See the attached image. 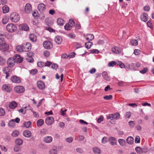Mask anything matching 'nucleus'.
Listing matches in <instances>:
<instances>
[{
    "label": "nucleus",
    "instance_id": "f257e3e1",
    "mask_svg": "<svg viewBox=\"0 0 154 154\" xmlns=\"http://www.w3.org/2000/svg\"><path fill=\"white\" fill-rule=\"evenodd\" d=\"M20 16L17 13L13 12L11 13L10 16V19L13 22L16 23L20 20Z\"/></svg>",
    "mask_w": 154,
    "mask_h": 154
},
{
    "label": "nucleus",
    "instance_id": "f03ea898",
    "mask_svg": "<svg viewBox=\"0 0 154 154\" xmlns=\"http://www.w3.org/2000/svg\"><path fill=\"white\" fill-rule=\"evenodd\" d=\"M9 45L2 39L0 38V49L4 51L7 50L9 48Z\"/></svg>",
    "mask_w": 154,
    "mask_h": 154
},
{
    "label": "nucleus",
    "instance_id": "7ed1b4c3",
    "mask_svg": "<svg viewBox=\"0 0 154 154\" xmlns=\"http://www.w3.org/2000/svg\"><path fill=\"white\" fill-rule=\"evenodd\" d=\"M6 29L9 32H13L17 29V27L13 23L8 24L6 26Z\"/></svg>",
    "mask_w": 154,
    "mask_h": 154
},
{
    "label": "nucleus",
    "instance_id": "20e7f679",
    "mask_svg": "<svg viewBox=\"0 0 154 154\" xmlns=\"http://www.w3.org/2000/svg\"><path fill=\"white\" fill-rule=\"evenodd\" d=\"M75 25V22L73 20L70 19L69 20L68 23L66 24L64 26V29L66 30H70Z\"/></svg>",
    "mask_w": 154,
    "mask_h": 154
},
{
    "label": "nucleus",
    "instance_id": "39448f33",
    "mask_svg": "<svg viewBox=\"0 0 154 154\" xmlns=\"http://www.w3.org/2000/svg\"><path fill=\"white\" fill-rule=\"evenodd\" d=\"M43 45L45 49H50L52 48L53 45L49 41H46L44 42L43 43Z\"/></svg>",
    "mask_w": 154,
    "mask_h": 154
},
{
    "label": "nucleus",
    "instance_id": "423d86ee",
    "mask_svg": "<svg viewBox=\"0 0 154 154\" xmlns=\"http://www.w3.org/2000/svg\"><path fill=\"white\" fill-rule=\"evenodd\" d=\"M15 63V59L14 57L9 58L7 61V64L8 66L9 67H13Z\"/></svg>",
    "mask_w": 154,
    "mask_h": 154
},
{
    "label": "nucleus",
    "instance_id": "0eeeda50",
    "mask_svg": "<svg viewBox=\"0 0 154 154\" xmlns=\"http://www.w3.org/2000/svg\"><path fill=\"white\" fill-rule=\"evenodd\" d=\"M14 91L17 93H21L24 91L25 89L23 86H18L14 88Z\"/></svg>",
    "mask_w": 154,
    "mask_h": 154
},
{
    "label": "nucleus",
    "instance_id": "6e6552de",
    "mask_svg": "<svg viewBox=\"0 0 154 154\" xmlns=\"http://www.w3.org/2000/svg\"><path fill=\"white\" fill-rule=\"evenodd\" d=\"M37 85L38 88L40 90H43L45 88V84L41 81H38L37 83Z\"/></svg>",
    "mask_w": 154,
    "mask_h": 154
},
{
    "label": "nucleus",
    "instance_id": "1a4fd4ad",
    "mask_svg": "<svg viewBox=\"0 0 154 154\" xmlns=\"http://www.w3.org/2000/svg\"><path fill=\"white\" fill-rule=\"evenodd\" d=\"M23 46V51L26 52L29 51L31 48V44L28 42L26 43L25 44H24Z\"/></svg>",
    "mask_w": 154,
    "mask_h": 154
},
{
    "label": "nucleus",
    "instance_id": "9d476101",
    "mask_svg": "<svg viewBox=\"0 0 154 154\" xmlns=\"http://www.w3.org/2000/svg\"><path fill=\"white\" fill-rule=\"evenodd\" d=\"M14 57V58L15 63H21L23 60V58L20 55H15Z\"/></svg>",
    "mask_w": 154,
    "mask_h": 154
},
{
    "label": "nucleus",
    "instance_id": "9b49d317",
    "mask_svg": "<svg viewBox=\"0 0 154 154\" xmlns=\"http://www.w3.org/2000/svg\"><path fill=\"white\" fill-rule=\"evenodd\" d=\"M54 119L52 116H48L45 119V123L48 125H51L54 122Z\"/></svg>",
    "mask_w": 154,
    "mask_h": 154
},
{
    "label": "nucleus",
    "instance_id": "f8f14e48",
    "mask_svg": "<svg viewBox=\"0 0 154 154\" xmlns=\"http://www.w3.org/2000/svg\"><path fill=\"white\" fill-rule=\"evenodd\" d=\"M11 80L14 83H19L21 82V80L19 77L16 76H13L11 77Z\"/></svg>",
    "mask_w": 154,
    "mask_h": 154
},
{
    "label": "nucleus",
    "instance_id": "ddd939ff",
    "mask_svg": "<svg viewBox=\"0 0 154 154\" xmlns=\"http://www.w3.org/2000/svg\"><path fill=\"white\" fill-rule=\"evenodd\" d=\"M19 28L20 29L26 31H28L29 29L28 26L26 24H23L20 25Z\"/></svg>",
    "mask_w": 154,
    "mask_h": 154
},
{
    "label": "nucleus",
    "instance_id": "4468645a",
    "mask_svg": "<svg viewBox=\"0 0 154 154\" xmlns=\"http://www.w3.org/2000/svg\"><path fill=\"white\" fill-rule=\"evenodd\" d=\"M2 88L4 90L8 92H10L11 90V88L9 84L3 85Z\"/></svg>",
    "mask_w": 154,
    "mask_h": 154
},
{
    "label": "nucleus",
    "instance_id": "2eb2a0df",
    "mask_svg": "<svg viewBox=\"0 0 154 154\" xmlns=\"http://www.w3.org/2000/svg\"><path fill=\"white\" fill-rule=\"evenodd\" d=\"M38 8L40 11L43 12L45 10L46 6L44 4H40L38 6Z\"/></svg>",
    "mask_w": 154,
    "mask_h": 154
},
{
    "label": "nucleus",
    "instance_id": "dca6fc26",
    "mask_svg": "<svg viewBox=\"0 0 154 154\" xmlns=\"http://www.w3.org/2000/svg\"><path fill=\"white\" fill-rule=\"evenodd\" d=\"M25 10L26 13H29L32 10V7L31 5L29 3H27L25 7Z\"/></svg>",
    "mask_w": 154,
    "mask_h": 154
},
{
    "label": "nucleus",
    "instance_id": "f3484780",
    "mask_svg": "<svg viewBox=\"0 0 154 154\" xmlns=\"http://www.w3.org/2000/svg\"><path fill=\"white\" fill-rule=\"evenodd\" d=\"M112 119L110 120V122L112 123V121L113 120V119H119L120 117V114L118 112H116L113 114H112Z\"/></svg>",
    "mask_w": 154,
    "mask_h": 154
},
{
    "label": "nucleus",
    "instance_id": "a211bd4d",
    "mask_svg": "<svg viewBox=\"0 0 154 154\" xmlns=\"http://www.w3.org/2000/svg\"><path fill=\"white\" fill-rule=\"evenodd\" d=\"M141 19L143 21L146 22L148 19V14L146 13H143L141 16Z\"/></svg>",
    "mask_w": 154,
    "mask_h": 154
},
{
    "label": "nucleus",
    "instance_id": "6ab92c4d",
    "mask_svg": "<svg viewBox=\"0 0 154 154\" xmlns=\"http://www.w3.org/2000/svg\"><path fill=\"white\" fill-rule=\"evenodd\" d=\"M52 138L51 136L45 137L43 138V141L44 142L47 143H51L52 140Z\"/></svg>",
    "mask_w": 154,
    "mask_h": 154
},
{
    "label": "nucleus",
    "instance_id": "aec40b11",
    "mask_svg": "<svg viewBox=\"0 0 154 154\" xmlns=\"http://www.w3.org/2000/svg\"><path fill=\"white\" fill-rule=\"evenodd\" d=\"M23 135L26 137H31L32 133L29 131L25 130L23 132Z\"/></svg>",
    "mask_w": 154,
    "mask_h": 154
},
{
    "label": "nucleus",
    "instance_id": "412c9836",
    "mask_svg": "<svg viewBox=\"0 0 154 154\" xmlns=\"http://www.w3.org/2000/svg\"><path fill=\"white\" fill-rule=\"evenodd\" d=\"M54 40L55 42L58 44H60L62 41L61 37L58 35L56 37Z\"/></svg>",
    "mask_w": 154,
    "mask_h": 154
},
{
    "label": "nucleus",
    "instance_id": "4be33fe9",
    "mask_svg": "<svg viewBox=\"0 0 154 154\" xmlns=\"http://www.w3.org/2000/svg\"><path fill=\"white\" fill-rule=\"evenodd\" d=\"M17 103L14 101H12L10 104L9 107L11 109H15L17 106Z\"/></svg>",
    "mask_w": 154,
    "mask_h": 154
},
{
    "label": "nucleus",
    "instance_id": "5701e85b",
    "mask_svg": "<svg viewBox=\"0 0 154 154\" xmlns=\"http://www.w3.org/2000/svg\"><path fill=\"white\" fill-rule=\"evenodd\" d=\"M113 52L116 54H118L120 53L121 51L119 48L117 47H115L112 49Z\"/></svg>",
    "mask_w": 154,
    "mask_h": 154
},
{
    "label": "nucleus",
    "instance_id": "b1692460",
    "mask_svg": "<svg viewBox=\"0 0 154 154\" xmlns=\"http://www.w3.org/2000/svg\"><path fill=\"white\" fill-rule=\"evenodd\" d=\"M127 143L129 144H131L134 143V138L131 137H128L126 139Z\"/></svg>",
    "mask_w": 154,
    "mask_h": 154
},
{
    "label": "nucleus",
    "instance_id": "393cba45",
    "mask_svg": "<svg viewBox=\"0 0 154 154\" xmlns=\"http://www.w3.org/2000/svg\"><path fill=\"white\" fill-rule=\"evenodd\" d=\"M109 141L110 143L112 145H115L116 143V138L113 137H110Z\"/></svg>",
    "mask_w": 154,
    "mask_h": 154
},
{
    "label": "nucleus",
    "instance_id": "a878e982",
    "mask_svg": "<svg viewBox=\"0 0 154 154\" xmlns=\"http://www.w3.org/2000/svg\"><path fill=\"white\" fill-rule=\"evenodd\" d=\"M29 38L32 42H35L37 40L36 37L33 34H30L29 35Z\"/></svg>",
    "mask_w": 154,
    "mask_h": 154
},
{
    "label": "nucleus",
    "instance_id": "bb28decb",
    "mask_svg": "<svg viewBox=\"0 0 154 154\" xmlns=\"http://www.w3.org/2000/svg\"><path fill=\"white\" fill-rule=\"evenodd\" d=\"M137 65L135 63H131V65H128L129 68L131 70H136L137 68L136 67Z\"/></svg>",
    "mask_w": 154,
    "mask_h": 154
},
{
    "label": "nucleus",
    "instance_id": "cd10ccee",
    "mask_svg": "<svg viewBox=\"0 0 154 154\" xmlns=\"http://www.w3.org/2000/svg\"><path fill=\"white\" fill-rule=\"evenodd\" d=\"M8 125L10 128H14L15 126V124L14 119H12L9 121Z\"/></svg>",
    "mask_w": 154,
    "mask_h": 154
},
{
    "label": "nucleus",
    "instance_id": "c85d7f7f",
    "mask_svg": "<svg viewBox=\"0 0 154 154\" xmlns=\"http://www.w3.org/2000/svg\"><path fill=\"white\" fill-rule=\"evenodd\" d=\"M16 50L19 52H20L23 51V46L20 45H17L16 48Z\"/></svg>",
    "mask_w": 154,
    "mask_h": 154
},
{
    "label": "nucleus",
    "instance_id": "c756f323",
    "mask_svg": "<svg viewBox=\"0 0 154 154\" xmlns=\"http://www.w3.org/2000/svg\"><path fill=\"white\" fill-rule=\"evenodd\" d=\"M2 11L4 13H6L9 11V8L7 5H5L2 8Z\"/></svg>",
    "mask_w": 154,
    "mask_h": 154
},
{
    "label": "nucleus",
    "instance_id": "7c9ffc66",
    "mask_svg": "<svg viewBox=\"0 0 154 154\" xmlns=\"http://www.w3.org/2000/svg\"><path fill=\"white\" fill-rule=\"evenodd\" d=\"M44 123V121L42 119H38L37 122V125L38 126H41Z\"/></svg>",
    "mask_w": 154,
    "mask_h": 154
},
{
    "label": "nucleus",
    "instance_id": "2f4dec72",
    "mask_svg": "<svg viewBox=\"0 0 154 154\" xmlns=\"http://www.w3.org/2000/svg\"><path fill=\"white\" fill-rule=\"evenodd\" d=\"M19 131L17 130H16L13 132L11 134V135L13 137H16L19 135Z\"/></svg>",
    "mask_w": 154,
    "mask_h": 154
},
{
    "label": "nucleus",
    "instance_id": "473e14b6",
    "mask_svg": "<svg viewBox=\"0 0 154 154\" xmlns=\"http://www.w3.org/2000/svg\"><path fill=\"white\" fill-rule=\"evenodd\" d=\"M92 45L93 43L92 42L89 41L85 43V46L86 48L89 49L91 48Z\"/></svg>",
    "mask_w": 154,
    "mask_h": 154
},
{
    "label": "nucleus",
    "instance_id": "72a5a7b5",
    "mask_svg": "<svg viewBox=\"0 0 154 154\" xmlns=\"http://www.w3.org/2000/svg\"><path fill=\"white\" fill-rule=\"evenodd\" d=\"M57 22L58 25L60 26H62L63 25V20L60 18L57 19Z\"/></svg>",
    "mask_w": 154,
    "mask_h": 154
},
{
    "label": "nucleus",
    "instance_id": "f704fd0d",
    "mask_svg": "<svg viewBox=\"0 0 154 154\" xmlns=\"http://www.w3.org/2000/svg\"><path fill=\"white\" fill-rule=\"evenodd\" d=\"M8 66L4 67L2 70L3 72L5 74H7V73L9 72L11 69Z\"/></svg>",
    "mask_w": 154,
    "mask_h": 154
},
{
    "label": "nucleus",
    "instance_id": "c9c22d12",
    "mask_svg": "<svg viewBox=\"0 0 154 154\" xmlns=\"http://www.w3.org/2000/svg\"><path fill=\"white\" fill-rule=\"evenodd\" d=\"M23 143V140L20 138H17L15 140L16 143L18 145H21Z\"/></svg>",
    "mask_w": 154,
    "mask_h": 154
},
{
    "label": "nucleus",
    "instance_id": "e433bc0d",
    "mask_svg": "<svg viewBox=\"0 0 154 154\" xmlns=\"http://www.w3.org/2000/svg\"><path fill=\"white\" fill-rule=\"evenodd\" d=\"M93 151L95 153L99 154L100 153V148L97 147H94L93 148Z\"/></svg>",
    "mask_w": 154,
    "mask_h": 154
},
{
    "label": "nucleus",
    "instance_id": "4c0bfd02",
    "mask_svg": "<svg viewBox=\"0 0 154 154\" xmlns=\"http://www.w3.org/2000/svg\"><path fill=\"white\" fill-rule=\"evenodd\" d=\"M118 142L120 145L122 146H124L126 143L125 140L123 139H119Z\"/></svg>",
    "mask_w": 154,
    "mask_h": 154
},
{
    "label": "nucleus",
    "instance_id": "58836bf2",
    "mask_svg": "<svg viewBox=\"0 0 154 154\" xmlns=\"http://www.w3.org/2000/svg\"><path fill=\"white\" fill-rule=\"evenodd\" d=\"M135 150L137 153L139 154L142 153L143 152V149H141L138 146H137L135 148Z\"/></svg>",
    "mask_w": 154,
    "mask_h": 154
},
{
    "label": "nucleus",
    "instance_id": "ea45409f",
    "mask_svg": "<svg viewBox=\"0 0 154 154\" xmlns=\"http://www.w3.org/2000/svg\"><path fill=\"white\" fill-rule=\"evenodd\" d=\"M103 77L105 80H108L109 77L107 75V72H104L102 73Z\"/></svg>",
    "mask_w": 154,
    "mask_h": 154
},
{
    "label": "nucleus",
    "instance_id": "a19ab883",
    "mask_svg": "<svg viewBox=\"0 0 154 154\" xmlns=\"http://www.w3.org/2000/svg\"><path fill=\"white\" fill-rule=\"evenodd\" d=\"M5 60L2 57L0 56V65H3L6 62Z\"/></svg>",
    "mask_w": 154,
    "mask_h": 154
},
{
    "label": "nucleus",
    "instance_id": "79ce46f5",
    "mask_svg": "<svg viewBox=\"0 0 154 154\" xmlns=\"http://www.w3.org/2000/svg\"><path fill=\"white\" fill-rule=\"evenodd\" d=\"M67 36L71 39H74L76 37L75 34L73 33H69L67 35Z\"/></svg>",
    "mask_w": 154,
    "mask_h": 154
},
{
    "label": "nucleus",
    "instance_id": "37998d69",
    "mask_svg": "<svg viewBox=\"0 0 154 154\" xmlns=\"http://www.w3.org/2000/svg\"><path fill=\"white\" fill-rule=\"evenodd\" d=\"M116 64V62L115 61H112L109 62L108 64L109 67H113Z\"/></svg>",
    "mask_w": 154,
    "mask_h": 154
},
{
    "label": "nucleus",
    "instance_id": "c03bdc74",
    "mask_svg": "<svg viewBox=\"0 0 154 154\" xmlns=\"http://www.w3.org/2000/svg\"><path fill=\"white\" fill-rule=\"evenodd\" d=\"M31 124V122L29 121L27 122H25L24 124V126L27 128L29 127L30 125Z\"/></svg>",
    "mask_w": 154,
    "mask_h": 154
},
{
    "label": "nucleus",
    "instance_id": "a18cd8bd",
    "mask_svg": "<svg viewBox=\"0 0 154 154\" xmlns=\"http://www.w3.org/2000/svg\"><path fill=\"white\" fill-rule=\"evenodd\" d=\"M40 133L41 134L45 135L48 133V131L47 129L43 128L41 130Z\"/></svg>",
    "mask_w": 154,
    "mask_h": 154
},
{
    "label": "nucleus",
    "instance_id": "49530a36",
    "mask_svg": "<svg viewBox=\"0 0 154 154\" xmlns=\"http://www.w3.org/2000/svg\"><path fill=\"white\" fill-rule=\"evenodd\" d=\"M5 113V110L3 108L0 107V116H3Z\"/></svg>",
    "mask_w": 154,
    "mask_h": 154
},
{
    "label": "nucleus",
    "instance_id": "de8ad7c7",
    "mask_svg": "<svg viewBox=\"0 0 154 154\" xmlns=\"http://www.w3.org/2000/svg\"><path fill=\"white\" fill-rule=\"evenodd\" d=\"M90 52L91 53L98 54L99 53V51L97 49H92L90 50Z\"/></svg>",
    "mask_w": 154,
    "mask_h": 154
},
{
    "label": "nucleus",
    "instance_id": "09e8293b",
    "mask_svg": "<svg viewBox=\"0 0 154 154\" xmlns=\"http://www.w3.org/2000/svg\"><path fill=\"white\" fill-rule=\"evenodd\" d=\"M131 43L133 45L136 46L138 45V42L136 40L132 39L131 40Z\"/></svg>",
    "mask_w": 154,
    "mask_h": 154
},
{
    "label": "nucleus",
    "instance_id": "8fccbe9b",
    "mask_svg": "<svg viewBox=\"0 0 154 154\" xmlns=\"http://www.w3.org/2000/svg\"><path fill=\"white\" fill-rule=\"evenodd\" d=\"M8 21V18L6 17H4L2 20V22L3 24H5Z\"/></svg>",
    "mask_w": 154,
    "mask_h": 154
},
{
    "label": "nucleus",
    "instance_id": "3c124183",
    "mask_svg": "<svg viewBox=\"0 0 154 154\" xmlns=\"http://www.w3.org/2000/svg\"><path fill=\"white\" fill-rule=\"evenodd\" d=\"M37 72V70L36 69H32L31 70L30 73L32 75H35Z\"/></svg>",
    "mask_w": 154,
    "mask_h": 154
},
{
    "label": "nucleus",
    "instance_id": "603ef678",
    "mask_svg": "<svg viewBox=\"0 0 154 154\" xmlns=\"http://www.w3.org/2000/svg\"><path fill=\"white\" fill-rule=\"evenodd\" d=\"M49 153L50 154H57V151L56 149H53L50 151Z\"/></svg>",
    "mask_w": 154,
    "mask_h": 154
},
{
    "label": "nucleus",
    "instance_id": "864d4df0",
    "mask_svg": "<svg viewBox=\"0 0 154 154\" xmlns=\"http://www.w3.org/2000/svg\"><path fill=\"white\" fill-rule=\"evenodd\" d=\"M135 142L136 143H139L140 142V138L139 136H137L135 139Z\"/></svg>",
    "mask_w": 154,
    "mask_h": 154
},
{
    "label": "nucleus",
    "instance_id": "5fc2aeb1",
    "mask_svg": "<svg viewBox=\"0 0 154 154\" xmlns=\"http://www.w3.org/2000/svg\"><path fill=\"white\" fill-rule=\"evenodd\" d=\"M18 111L20 113H22L24 115L26 113V109L25 110H24V109H22L18 110Z\"/></svg>",
    "mask_w": 154,
    "mask_h": 154
},
{
    "label": "nucleus",
    "instance_id": "6e6d98bb",
    "mask_svg": "<svg viewBox=\"0 0 154 154\" xmlns=\"http://www.w3.org/2000/svg\"><path fill=\"white\" fill-rule=\"evenodd\" d=\"M112 95H109V96H104L103 98L105 100H109L112 98Z\"/></svg>",
    "mask_w": 154,
    "mask_h": 154
},
{
    "label": "nucleus",
    "instance_id": "4d7b16f0",
    "mask_svg": "<svg viewBox=\"0 0 154 154\" xmlns=\"http://www.w3.org/2000/svg\"><path fill=\"white\" fill-rule=\"evenodd\" d=\"M87 35L89 38L90 41H91L94 39V36L92 34H88Z\"/></svg>",
    "mask_w": 154,
    "mask_h": 154
},
{
    "label": "nucleus",
    "instance_id": "13d9d810",
    "mask_svg": "<svg viewBox=\"0 0 154 154\" xmlns=\"http://www.w3.org/2000/svg\"><path fill=\"white\" fill-rule=\"evenodd\" d=\"M148 71V69L147 68H146L143 69V70L140 71V73L142 74H145Z\"/></svg>",
    "mask_w": 154,
    "mask_h": 154
},
{
    "label": "nucleus",
    "instance_id": "bf43d9fd",
    "mask_svg": "<svg viewBox=\"0 0 154 154\" xmlns=\"http://www.w3.org/2000/svg\"><path fill=\"white\" fill-rule=\"evenodd\" d=\"M107 138L105 137H104L102 139V143H105L107 142Z\"/></svg>",
    "mask_w": 154,
    "mask_h": 154
},
{
    "label": "nucleus",
    "instance_id": "052dcab7",
    "mask_svg": "<svg viewBox=\"0 0 154 154\" xmlns=\"http://www.w3.org/2000/svg\"><path fill=\"white\" fill-rule=\"evenodd\" d=\"M66 140L67 142L69 143H71L72 142L73 138L71 137L67 138L66 139Z\"/></svg>",
    "mask_w": 154,
    "mask_h": 154
},
{
    "label": "nucleus",
    "instance_id": "680f3d73",
    "mask_svg": "<svg viewBox=\"0 0 154 154\" xmlns=\"http://www.w3.org/2000/svg\"><path fill=\"white\" fill-rule=\"evenodd\" d=\"M129 125L131 127H133L135 125L134 122V121H130L128 122Z\"/></svg>",
    "mask_w": 154,
    "mask_h": 154
},
{
    "label": "nucleus",
    "instance_id": "e2e57ef3",
    "mask_svg": "<svg viewBox=\"0 0 154 154\" xmlns=\"http://www.w3.org/2000/svg\"><path fill=\"white\" fill-rule=\"evenodd\" d=\"M75 52H73L70 54L68 55V57L69 58H73L75 57Z\"/></svg>",
    "mask_w": 154,
    "mask_h": 154
},
{
    "label": "nucleus",
    "instance_id": "0e129e2a",
    "mask_svg": "<svg viewBox=\"0 0 154 154\" xmlns=\"http://www.w3.org/2000/svg\"><path fill=\"white\" fill-rule=\"evenodd\" d=\"M44 55L46 57H48L49 56L50 53L48 51H46L44 53Z\"/></svg>",
    "mask_w": 154,
    "mask_h": 154
},
{
    "label": "nucleus",
    "instance_id": "69168bd1",
    "mask_svg": "<svg viewBox=\"0 0 154 154\" xmlns=\"http://www.w3.org/2000/svg\"><path fill=\"white\" fill-rule=\"evenodd\" d=\"M37 65L38 66L40 67H43L44 65V63L43 62H38L37 63Z\"/></svg>",
    "mask_w": 154,
    "mask_h": 154
},
{
    "label": "nucleus",
    "instance_id": "338daca9",
    "mask_svg": "<svg viewBox=\"0 0 154 154\" xmlns=\"http://www.w3.org/2000/svg\"><path fill=\"white\" fill-rule=\"evenodd\" d=\"M140 51L138 49H135L134 51V54L136 55H138L140 54Z\"/></svg>",
    "mask_w": 154,
    "mask_h": 154
},
{
    "label": "nucleus",
    "instance_id": "774afa93",
    "mask_svg": "<svg viewBox=\"0 0 154 154\" xmlns=\"http://www.w3.org/2000/svg\"><path fill=\"white\" fill-rule=\"evenodd\" d=\"M96 70L95 68H93L90 70L89 72L91 74H93L96 72Z\"/></svg>",
    "mask_w": 154,
    "mask_h": 154
}]
</instances>
